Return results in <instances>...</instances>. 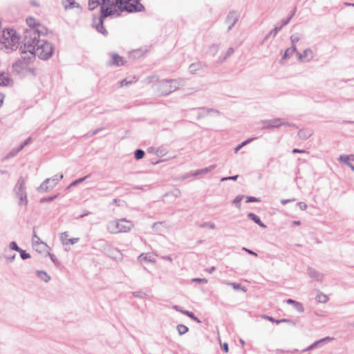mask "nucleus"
Listing matches in <instances>:
<instances>
[{
	"mask_svg": "<svg viewBox=\"0 0 354 354\" xmlns=\"http://www.w3.org/2000/svg\"><path fill=\"white\" fill-rule=\"evenodd\" d=\"M99 6L102 18L118 16L122 11L139 12L144 8L138 0H89L88 8L91 10Z\"/></svg>",
	"mask_w": 354,
	"mask_h": 354,
	"instance_id": "nucleus-1",
	"label": "nucleus"
},
{
	"mask_svg": "<svg viewBox=\"0 0 354 354\" xmlns=\"http://www.w3.org/2000/svg\"><path fill=\"white\" fill-rule=\"evenodd\" d=\"M30 44V48L28 46L26 41H24V46L21 47V57L24 60H32L37 56L40 59H47L53 53L54 49L52 44L44 39H40L39 37L32 39Z\"/></svg>",
	"mask_w": 354,
	"mask_h": 354,
	"instance_id": "nucleus-2",
	"label": "nucleus"
},
{
	"mask_svg": "<svg viewBox=\"0 0 354 354\" xmlns=\"http://www.w3.org/2000/svg\"><path fill=\"white\" fill-rule=\"evenodd\" d=\"M26 22L30 28L26 31L24 41H26L28 46L30 48V42L32 41V39H37L40 35H47L48 29L34 17L28 18Z\"/></svg>",
	"mask_w": 354,
	"mask_h": 354,
	"instance_id": "nucleus-3",
	"label": "nucleus"
},
{
	"mask_svg": "<svg viewBox=\"0 0 354 354\" xmlns=\"http://www.w3.org/2000/svg\"><path fill=\"white\" fill-rule=\"evenodd\" d=\"M20 37L16 31L12 28H6L0 37L1 44L8 50L17 49L19 44Z\"/></svg>",
	"mask_w": 354,
	"mask_h": 354,
	"instance_id": "nucleus-4",
	"label": "nucleus"
},
{
	"mask_svg": "<svg viewBox=\"0 0 354 354\" xmlns=\"http://www.w3.org/2000/svg\"><path fill=\"white\" fill-rule=\"evenodd\" d=\"M133 227L132 221L125 218L111 221L107 226L108 231L111 234L126 233Z\"/></svg>",
	"mask_w": 354,
	"mask_h": 354,
	"instance_id": "nucleus-5",
	"label": "nucleus"
},
{
	"mask_svg": "<svg viewBox=\"0 0 354 354\" xmlns=\"http://www.w3.org/2000/svg\"><path fill=\"white\" fill-rule=\"evenodd\" d=\"M178 87V84L175 80H166L162 82L159 86V91L162 95H167L172 91L176 90Z\"/></svg>",
	"mask_w": 354,
	"mask_h": 354,
	"instance_id": "nucleus-6",
	"label": "nucleus"
},
{
	"mask_svg": "<svg viewBox=\"0 0 354 354\" xmlns=\"http://www.w3.org/2000/svg\"><path fill=\"white\" fill-rule=\"evenodd\" d=\"M32 243L33 248L39 252H48L49 250L48 245L42 242L35 234L32 236Z\"/></svg>",
	"mask_w": 354,
	"mask_h": 354,
	"instance_id": "nucleus-7",
	"label": "nucleus"
},
{
	"mask_svg": "<svg viewBox=\"0 0 354 354\" xmlns=\"http://www.w3.org/2000/svg\"><path fill=\"white\" fill-rule=\"evenodd\" d=\"M59 239L64 245H73L78 243L80 238L71 237L68 232H64L60 234Z\"/></svg>",
	"mask_w": 354,
	"mask_h": 354,
	"instance_id": "nucleus-8",
	"label": "nucleus"
},
{
	"mask_svg": "<svg viewBox=\"0 0 354 354\" xmlns=\"http://www.w3.org/2000/svg\"><path fill=\"white\" fill-rule=\"evenodd\" d=\"M238 20V15L236 12H230L226 19L228 28L230 29Z\"/></svg>",
	"mask_w": 354,
	"mask_h": 354,
	"instance_id": "nucleus-9",
	"label": "nucleus"
},
{
	"mask_svg": "<svg viewBox=\"0 0 354 354\" xmlns=\"http://www.w3.org/2000/svg\"><path fill=\"white\" fill-rule=\"evenodd\" d=\"M12 84V80L8 73H0V86H8Z\"/></svg>",
	"mask_w": 354,
	"mask_h": 354,
	"instance_id": "nucleus-10",
	"label": "nucleus"
},
{
	"mask_svg": "<svg viewBox=\"0 0 354 354\" xmlns=\"http://www.w3.org/2000/svg\"><path fill=\"white\" fill-rule=\"evenodd\" d=\"M313 57V53L310 49L305 50L302 54L299 55V59L303 62L310 61V59H312Z\"/></svg>",
	"mask_w": 354,
	"mask_h": 354,
	"instance_id": "nucleus-11",
	"label": "nucleus"
},
{
	"mask_svg": "<svg viewBox=\"0 0 354 354\" xmlns=\"http://www.w3.org/2000/svg\"><path fill=\"white\" fill-rule=\"evenodd\" d=\"M14 68L15 71H18L19 73H21V69H24L26 72H30L33 73V71L30 68H28L26 66H24V64L21 62H19V63H16L14 65Z\"/></svg>",
	"mask_w": 354,
	"mask_h": 354,
	"instance_id": "nucleus-12",
	"label": "nucleus"
},
{
	"mask_svg": "<svg viewBox=\"0 0 354 354\" xmlns=\"http://www.w3.org/2000/svg\"><path fill=\"white\" fill-rule=\"evenodd\" d=\"M113 64L116 66H122L124 64V58L118 54L112 55Z\"/></svg>",
	"mask_w": 354,
	"mask_h": 354,
	"instance_id": "nucleus-13",
	"label": "nucleus"
},
{
	"mask_svg": "<svg viewBox=\"0 0 354 354\" xmlns=\"http://www.w3.org/2000/svg\"><path fill=\"white\" fill-rule=\"evenodd\" d=\"M248 217L252 220L254 223H256L257 224H258L259 226L262 227H265L266 225L261 221V219L259 216H257V215H255L253 213H250L248 214Z\"/></svg>",
	"mask_w": 354,
	"mask_h": 354,
	"instance_id": "nucleus-14",
	"label": "nucleus"
},
{
	"mask_svg": "<svg viewBox=\"0 0 354 354\" xmlns=\"http://www.w3.org/2000/svg\"><path fill=\"white\" fill-rule=\"evenodd\" d=\"M339 161L344 162L346 165H349V161L354 160V156L353 155H348V156H341L339 158Z\"/></svg>",
	"mask_w": 354,
	"mask_h": 354,
	"instance_id": "nucleus-15",
	"label": "nucleus"
},
{
	"mask_svg": "<svg viewBox=\"0 0 354 354\" xmlns=\"http://www.w3.org/2000/svg\"><path fill=\"white\" fill-rule=\"evenodd\" d=\"M62 1L66 8H71L77 6L75 0H62Z\"/></svg>",
	"mask_w": 354,
	"mask_h": 354,
	"instance_id": "nucleus-16",
	"label": "nucleus"
},
{
	"mask_svg": "<svg viewBox=\"0 0 354 354\" xmlns=\"http://www.w3.org/2000/svg\"><path fill=\"white\" fill-rule=\"evenodd\" d=\"M18 203H19V205L26 207V205L28 204V200H27V196H26V194L22 192L20 194L19 200Z\"/></svg>",
	"mask_w": 354,
	"mask_h": 354,
	"instance_id": "nucleus-17",
	"label": "nucleus"
},
{
	"mask_svg": "<svg viewBox=\"0 0 354 354\" xmlns=\"http://www.w3.org/2000/svg\"><path fill=\"white\" fill-rule=\"evenodd\" d=\"M283 124V122L281 121V119H276L272 121H270V124H268V127L270 128H274V127H279Z\"/></svg>",
	"mask_w": 354,
	"mask_h": 354,
	"instance_id": "nucleus-18",
	"label": "nucleus"
},
{
	"mask_svg": "<svg viewBox=\"0 0 354 354\" xmlns=\"http://www.w3.org/2000/svg\"><path fill=\"white\" fill-rule=\"evenodd\" d=\"M316 300L319 303H326L328 300V297L324 293H319L316 297Z\"/></svg>",
	"mask_w": 354,
	"mask_h": 354,
	"instance_id": "nucleus-19",
	"label": "nucleus"
},
{
	"mask_svg": "<svg viewBox=\"0 0 354 354\" xmlns=\"http://www.w3.org/2000/svg\"><path fill=\"white\" fill-rule=\"evenodd\" d=\"M37 275L41 280H43L45 282L48 281L50 279L48 274L44 271H38Z\"/></svg>",
	"mask_w": 354,
	"mask_h": 354,
	"instance_id": "nucleus-20",
	"label": "nucleus"
},
{
	"mask_svg": "<svg viewBox=\"0 0 354 354\" xmlns=\"http://www.w3.org/2000/svg\"><path fill=\"white\" fill-rule=\"evenodd\" d=\"M286 302L289 304H293L295 305V306L298 308L299 310H303V308H302V305L301 304L295 301V300H292L291 299H289L286 301Z\"/></svg>",
	"mask_w": 354,
	"mask_h": 354,
	"instance_id": "nucleus-21",
	"label": "nucleus"
},
{
	"mask_svg": "<svg viewBox=\"0 0 354 354\" xmlns=\"http://www.w3.org/2000/svg\"><path fill=\"white\" fill-rule=\"evenodd\" d=\"M264 319H268V321L272 322V323H276V324H279L281 322H288V319H281V320H277V319H274V318L271 317H269V316H264L263 317Z\"/></svg>",
	"mask_w": 354,
	"mask_h": 354,
	"instance_id": "nucleus-22",
	"label": "nucleus"
},
{
	"mask_svg": "<svg viewBox=\"0 0 354 354\" xmlns=\"http://www.w3.org/2000/svg\"><path fill=\"white\" fill-rule=\"evenodd\" d=\"M177 329L180 335H183L188 331V328L183 324L178 325Z\"/></svg>",
	"mask_w": 354,
	"mask_h": 354,
	"instance_id": "nucleus-23",
	"label": "nucleus"
},
{
	"mask_svg": "<svg viewBox=\"0 0 354 354\" xmlns=\"http://www.w3.org/2000/svg\"><path fill=\"white\" fill-rule=\"evenodd\" d=\"M145 156V152L144 151L141 150V149H137L136 151H135V157L137 160H140L141 158H142Z\"/></svg>",
	"mask_w": 354,
	"mask_h": 354,
	"instance_id": "nucleus-24",
	"label": "nucleus"
},
{
	"mask_svg": "<svg viewBox=\"0 0 354 354\" xmlns=\"http://www.w3.org/2000/svg\"><path fill=\"white\" fill-rule=\"evenodd\" d=\"M242 196H237L233 201V203L236 205L239 209L241 208V201H242Z\"/></svg>",
	"mask_w": 354,
	"mask_h": 354,
	"instance_id": "nucleus-25",
	"label": "nucleus"
},
{
	"mask_svg": "<svg viewBox=\"0 0 354 354\" xmlns=\"http://www.w3.org/2000/svg\"><path fill=\"white\" fill-rule=\"evenodd\" d=\"M299 135L300 138L306 139L310 136V133L309 131H304L301 130L299 132Z\"/></svg>",
	"mask_w": 354,
	"mask_h": 354,
	"instance_id": "nucleus-26",
	"label": "nucleus"
},
{
	"mask_svg": "<svg viewBox=\"0 0 354 354\" xmlns=\"http://www.w3.org/2000/svg\"><path fill=\"white\" fill-rule=\"evenodd\" d=\"M200 68H201L200 64H193L190 65L189 70L192 73H195Z\"/></svg>",
	"mask_w": 354,
	"mask_h": 354,
	"instance_id": "nucleus-27",
	"label": "nucleus"
},
{
	"mask_svg": "<svg viewBox=\"0 0 354 354\" xmlns=\"http://www.w3.org/2000/svg\"><path fill=\"white\" fill-rule=\"evenodd\" d=\"M253 140H254V138H250V139H248V140L244 141L243 142H242L241 145H239V146H237L235 148V152L236 153L241 148H242L243 146H245V145H247L248 143H249L250 141H252Z\"/></svg>",
	"mask_w": 354,
	"mask_h": 354,
	"instance_id": "nucleus-28",
	"label": "nucleus"
},
{
	"mask_svg": "<svg viewBox=\"0 0 354 354\" xmlns=\"http://www.w3.org/2000/svg\"><path fill=\"white\" fill-rule=\"evenodd\" d=\"M49 255L50 257L51 260L55 263V265L59 266V262L57 258L55 257V255L53 254H50V253H49Z\"/></svg>",
	"mask_w": 354,
	"mask_h": 354,
	"instance_id": "nucleus-29",
	"label": "nucleus"
},
{
	"mask_svg": "<svg viewBox=\"0 0 354 354\" xmlns=\"http://www.w3.org/2000/svg\"><path fill=\"white\" fill-rule=\"evenodd\" d=\"M183 313L187 315L189 317L194 319V320H196L197 322H199L196 317H195L194 315L192 313L188 312V311H181Z\"/></svg>",
	"mask_w": 354,
	"mask_h": 354,
	"instance_id": "nucleus-30",
	"label": "nucleus"
},
{
	"mask_svg": "<svg viewBox=\"0 0 354 354\" xmlns=\"http://www.w3.org/2000/svg\"><path fill=\"white\" fill-rule=\"evenodd\" d=\"M259 200L257 198L252 197V196H248L246 198V202H257Z\"/></svg>",
	"mask_w": 354,
	"mask_h": 354,
	"instance_id": "nucleus-31",
	"label": "nucleus"
},
{
	"mask_svg": "<svg viewBox=\"0 0 354 354\" xmlns=\"http://www.w3.org/2000/svg\"><path fill=\"white\" fill-rule=\"evenodd\" d=\"M298 205L301 210H306L307 209V205L305 203L301 202Z\"/></svg>",
	"mask_w": 354,
	"mask_h": 354,
	"instance_id": "nucleus-32",
	"label": "nucleus"
},
{
	"mask_svg": "<svg viewBox=\"0 0 354 354\" xmlns=\"http://www.w3.org/2000/svg\"><path fill=\"white\" fill-rule=\"evenodd\" d=\"M230 285L233 287V288H234L236 290H244L243 288H241L240 284L230 283Z\"/></svg>",
	"mask_w": 354,
	"mask_h": 354,
	"instance_id": "nucleus-33",
	"label": "nucleus"
},
{
	"mask_svg": "<svg viewBox=\"0 0 354 354\" xmlns=\"http://www.w3.org/2000/svg\"><path fill=\"white\" fill-rule=\"evenodd\" d=\"M21 257L23 259H26L30 257V255L28 253H26L24 251H22L21 253Z\"/></svg>",
	"mask_w": 354,
	"mask_h": 354,
	"instance_id": "nucleus-34",
	"label": "nucleus"
},
{
	"mask_svg": "<svg viewBox=\"0 0 354 354\" xmlns=\"http://www.w3.org/2000/svg\"><path fill=\"white\" fill-rule=\"evenodd\" d=\"M223 349L225 353H227L229 351L228 345L227 343H224L223 345Z\"/></svg>",
	"mask_w": 354,
	"mask_h": 354,
	"instance_id": "nucleus-35",
	"label": "nucleus"
},
{
	"mask_svg": "<svg viewBox=\"0 0 354 354\" xmlns=\"http://www.w3.org/2000/svg\"><path fill=\"white\" fill-rule=\"evenodd\" d=\"M193 281H198V282H203V283H206L207 281L205 279H198V278L194 279Z\"/></svg>",
	"mask_w": 354,
	"mask_h": 354,
	"instance_id": "nucleus-36",
	"label": "nucleus"
},
{
	"mask_svg": "<svg viewBox=\"0 0 354 354\" xmlns=\"http://www.w3.org/2000/svg\"><path fill=\"white\" fill-rule=\"evenodd\" d=\"M11 246H12V248L14 250H17V251H18V250H19V247L17 246V245L16 244V243L12 242V243H11Z\"/></svg>",
	"mask_w": 354,
	"mask_h": 354,
	"instance_id": "nucleus-37",
	"label": "nucleus"
},
{
	"mask_svg": "<svg viewBox=\"0 0 354 354\" xmlns=\"http://www.w3.org/2000/svg\"><path fill=\"white\" fill-rule=\"evenodd\" d=\"M292 151H293V153H306V151L298 149H294Z\"/></svg>",
	"mask_w": 354,
	"mask_h": 354,
	"instance_id": "nucleus-38",
	"label": "nucleus"
},
{
	"mask_svg": "<svg viewBox=\"0 0 354 354\" xmlns=\"http://www.w3.org/2000/svg\"><path fill=\"white\" fill-rule=\"evenodd\" d=\"M237 177H238V176L228 177V178H224L222 179V180H228V179L236 180L237 178Z\"/></svg>",
	"mask_w": 354,
	"mask_h": 354,
	"instance_id": "nucleus-39",
	"label": "nucleus"
},
{
	"mask_svg": "<svg viewBox=\"0 0 354 354\" xmlns=\"http://www.w3.org/2000/svg\"><path fill=\"white\" fill-rule=\"evenodd\" d=\"M127 84H128V82L125 80H124L121 81L120 86H126V85H127Z\"/></svg>",
	"mask_w": 354,
	"mask_h": 354,
	"instance_id": "nucleus-40",
	"label": "nucleus"
},
{
	"mask_svg": "<svg viewBox=\"0 0 354 354\" xmlns=\"http://www.w3.org/2000/svg\"><path fill=\"white\" fill-rule=\"evenodd\" d=\"M244 250H245V251H247L249 254H252V255L257 256V254H256L255 252H252V251H251V250H250L245 249V248H244Z\"/></svg>",
	"mask_w": 354,
	"mask_h": 354,
	"instance_id": "nucleus-41",
	"label": "nucleus"
},
{
	"mask_svg": "<svg viewBox=\"0 0 354 354\" xmlns=\"http://www.w3.org/2000/svg\"><path fill=\"white\" fill-rule=\"evenodd\" d=\"M3 96L0 93V107L3 104Z\"/></svg>",
	"mask_w": 354,
	"mask_h": 354,
	"instance_id": "nucleus-42",
	"label": "nucleus"
},
{
	"mask_svg": "<svg viewBox=\"0 0 354 354\" xmlns=\"http://www.w3.org/2000/svg\"><path fill=\"white\" fill-rule=\"evenodd\" d=\"M83 180H84V179H83V178H82V179H80L79 180H76V181H75V182L73 183V185H76L77 183H79V182H82Z\"/></svg>",
	"mask_w": 354,
	"mask_h": 354,
	"instance_id": "nucleus-43",
	"label": "nucleus"
},
{
	"mask_svg": "<svg viewBox=\"0 0 354 354\" xmlns=\"http://www.w3.org/2000/svg\"><path fill=\"white\" fill-rule=\"evenodd\" d=\"M348 166L351 168L353 171H354V166L353 165H349Z\"/></svg>",
	"mask_w": 354,
	"mask_h": 354,
	"instance_id": "nucleus-44",
	"label": "nucleus"
},
{
	"mask_svg": "<svg viewBox=\"0 0 354 354\" xmlns=\"http://www.w3.org/2000/svg\"><path fill=\"white\" fill-rule=\"evenodd\" d=\"M295 224H296V225H299V224H300V221H295Z\"/></svg>",
	"mask_w": 354,
	"mask_h": 354,
	"instance_id": "nucleus-45",
	"label": "nucleus"
},
{
	"mask_svg": "<svg viewBox=\"0 0 354 354\" xmlns=\"http://www.w3.org/2000/svg\"><path fill=\"white\" fill-rule=\"evenodd\" d=\"M232 50L230 48L229 49V54H232Z\"/></svg>",
	"mask_w": 354,
	"mask_h": 354,
	"instance_id": "nucleus-46",
	"label": "nucleus"
},
{
	"mask_svg": "<svg viewBox=\"0 0 354 354\" xmlns=\"http://www.w3.org/2000/svg\"><path fill=\"white\" fill-rule=\"evenodd\" d=\"M287 52H288V50L285 53L284 57L288 56Z\"/></svg>",
	"mask_w": 354,
	"mask_h": 354,
	"instance_id": "nucleus-47",
	"label": "nucleus"
}]
</instances>
